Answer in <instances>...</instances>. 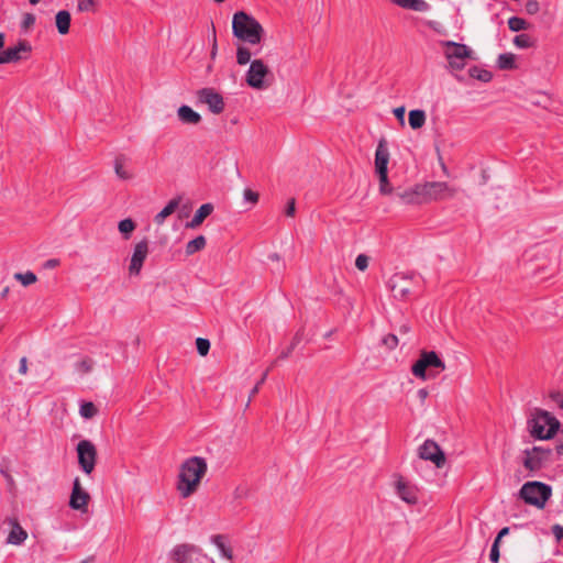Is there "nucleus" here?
Wrapping results in <instances>:
<instances>
[{"label": "nucleus", "mask_w": 563, "mask_h": 563, "mask_svg": "<svg viewBox=\"0 0 563 563\" xmlns=\"http://www.w3.org/2000/svg\"><path fill=\"white\" fill-rule=\"evenodd\" d=\"M208 471L206 459L191 456L180 465L177 490L183 498H188L195 494L198 486Z\"/></svg>", "instance_id": "f257e3e1"}, {"label": "nucleus", "mask_w": 563, "mask_h": 563, "mask_svg": "<svg viewBox=\"0 0 563 563\" xmlns=\"http://www.w3.org/2000/svg\"><path fill=\"white\" fill-rule=\"evenodd\" d=\"M232 33L240 41L255 45L261 43L264 29L254 16L244 11H238L232 19Z\"/></svg>", "instance_id": "f03ea898"}, {"label": "nucleus", "mask_w": 563, "mask_h": 563, "mask_svg": "<svg viewBox=\"0 0 563 563\" xmlns=\"http://www.w3.org/2000/svg\"><path fill=\"white\" fill-rule=\"evenodd\" d=\"M560 428V421L549 411L534 409L532 417L528 420V429L534 439H552Z\"/></svg>", "instance_id": "7ed1b4c3"}, {"label": "nucleus", "mask_w": 563, "mask_h": 563, "mask_svg": "<svg viewBox=\"0 0 563 563\" xmlns=\"http://www.w3.org/2000/svg\"><path fill=\"white\" fill-rule=\"evenodd\" d=\"M444 369V362L434 351H421L419 358L411 366L412 375L423 380L434 378Z\"/></svg>", "instance_id": "20e7f679"}, {"label": "nucleus", "mask_w": 563, "mask_h": 563, "mask_svg": "<svg viewBox=\"0 0 563 563\" xmlns=\"http://www.w3.org/2000/svg\"><path fill=\"white\" fill-rule=\"evenodd\" d=\"M444 56L448 60V68L453 71H460L466 66V59H473L474 52L465 44L443 41Z\"/></svg>", "instance_id": "39448f33"}, {"label": "nucleus", "mask_w": 563, "mask_h": 563, "mask_svg": "<svg viewBox=\"0 0 563 563\" xmlns=\"http://www.w3.org/2000/svg\"><path fill=\"white\" fill-rule=\"evenodd\" d=\"M552 495L550 485L541 482H527L519 490V497L528 505L543 509Z\"/></svg>", "instance_id": "423d86ee"}, {"label": "nucleus", "mask_w": 563, "mask_h": 563, "mask_svg": "<svg viewBox=\"0 0 563 563\" xmlns=\"http://www.w3.org/2000/svg\"><path fill=\"white\" fill-rule=\"evenodd\" d=\"M273 74L268 66L262 59H253L250 68L245 75L246 84L257 90H263L269 87Z\"/></svg>", "instance_id": "0eeeda50"}, {"label": "nucleus", "mask_w": 563, "mask_h": 563, "mask_svg": "<svg viewBox=\"0 0 563 563\" xmlns=\"http://www.w3.org/2000/svg\"><path fill=\"white\" fill-rule=\"evenodd\" d=\"M173 560L176 563H213L201 549L192 544H180L175 547L172 552Z\"/></svg>", "instance_id": "6e6552de"}, {"label": "nucleus", "mask_w": 563, "mask_h": 563, "mask_svg": "<svg viewBox=\"0 0 563 563\" xmlns=\"http://www.w3.org/2000/svg\"><path fill=\"white\" fill-rule=\"evenodd\" d=\"M552 453L551 449H544L542 446H532L523 451L525 459L522 464L528 471L536 473L540 471L547 462L550 460Z\"/></svg>", "instance_id": "1a4fd4ad"}, {"label": "nucleus", "mask_w": 563, "mask_h": 563, "mask_svg": "<svg viewBox=\"0 0 563 563\" xmlns=\"http://www.w3.org/2000/svg\"><path fill=\"white\" fill-rule=\"evenodd\" d=\"M424 194L426 203L432 200H445L453 198L456 189L445 181H427L421 184Z\"/></svg>", "instance_id": "9d476101"}, {"label": "nucleus", "mask_w": 563, "mask_h": 563, "mask_svg": "<svg viewBox=\"0 0 563 563\" xmlns=\"http://www.w3.org/2000/svg\"><path fill=\"white\" fill-rule=\"evenodd\" d=\"M412 276L396 273L388 280V287L396 299H407L413 290Z\"/></svg>", "instance_id": "9b49d317"}, {"label": "nucleus", "mask_w": 563, "mask_h": 563, "mask_svg": "<svg viewBox=\"0 0 563 563\" xmlns=\"http://www.w3.org/2000/svg\"><path fill=\"white\" fill-rule=\"evenodd\" d=\"M78 463L86 474H90L96 465L97 450L89 440H81L77 444Z\"/></svg>", "instance_id": "f8f14e48"}, {"label": "nucleus", "mask_w": 563, "mask_h": 563, "mask_svg": "<svg viewBox=\"0 0 563 563\" xmlns=\"http://www.w3.org/2000/svg\"><path fill=\"white\" fill-rule=\"evenodd\" d=\"M197 100L207 104L210 112L220 114L224 111L225 103L222 95L214 88H201L197 91Z\"/></svg>", "instance_id": "ddd939ff"}, {"label": "nucleus", "mask_w": 563, "mask_h": 563, "mask_svg": "<svg viewBox=\"0 0 563 563\" xmlns=\"http://www.w3.org/2000/svg\"><path fill=\"white\" fill-rule=\"evenodd\" d=\"M418 454L421 460L431 461L437 467L441 468L445 464V454L439 444L428 439L418 449Z\"/></svg>", "instance_id": "4468645a"}, {"label": "nucleus", "mask_w": 563, "mask_h": 563, "mask_svg": "<svg viewBox=\"0 0 563 563\" xmlns=\"http://www.w3.org/2000/svg\"><path fill=\"white\" fill-rule=\"evenodd\" d=\"M89 500H90V495L81 487L79 478L76 477L74 481V484H73V490H71L70 499H69V507L74 510L87 512Z\"/></svg>", "instance_id": "2eb2a0df"}, {"label": "nucleus", "mask_w": 563, "mask_h": 563, "mask_svg": "<svg viewBox=\"0 0 563 563\" xmlns=\"http://www.w3.org/2000/svg\"><path fill=\"white\" fill-rule=\"evenodd\" d=\"M148 254V243L146 240H142L134 246V251L131 257L129 272L131 275H139L143 266L144 261Z\"/></svg>", "instance_id": "dca6fc26"}, {"label": "nucleus", "mask_w": 563, "mask_h": 563, "mask_svg": "<svg viewBox=\"0 0 563 563\" xmlns=\"http://www.w3.org/2000/svg\"><path fill=\"white\" fill-rule=\"evenodd\" d=\"M31 51V44L26 40H20L15 46L8 47L3 53L7 63H18L22 59H26Z\"/></svg>", "instance_id": "f3484780"}, {"label": "nucleus", "mask_w": 563, "mask_h": 563, "mask_svg": "<svg viewBox=\"0 0 563 563\" xmlns=\"http://www.w3.org/2000/svg\"><path fill=\"white\" fill-rule=\"evenodd\" d=\"M396 197L404 205L426 203L424 194L421 189V184H417L411 188L397 192Z\"/></svg>", "instance_id": "a211bd4d"}, {"label": "nucleus", "mask_w": 563, "mask_h": 563, "mask_svg": "<svg viewBox=\"0 0 563 563\" xmlns=\"http://www.w3.org/2000/svg\"><path fill=\"white\" fill-rule=\"evenodd\" d=\"M389 152L386 141L382 139L376 147L375 152V172L377 175H382L385 178V173H388Z\"/></svg>", "instance_id": "6ab92c4d"}, {"label": "nucleus", "mask_w": 563, "mask_h": 563, "mask_svg": "<svg viewBox=\"0 0 563 563\" xmlns=\"http://www.w3.org/2000/svg\"><path fill=\"white\" fill-rule=\"evenodd\" d=\"M396 489L398 496L409 505H415L418 501L417 488L409 485L401 478L396 483Z\"/></svg>", "instance_id": "aec40b11"}, {"label": "nucleus", "mask_w": 563, "mask_h": 563, "mask_svg": "<svg viewBox=\"0 0 563 563\" xmlns=\"http://www.w3.org/2000/svg\"><path fill=\"white\" fill-rule=\"evenodd\" d=\"M213 211V205L212 203H203L200 206V208L196 211L194 218L186 223V228L195 229L199 227L207 217H209Z\"/></svg>", "instance_id": "412c9836"}, {"label": "nucleus", "mask_w": 563, "mask_h": 563, "mask_svg": "<svg viewBox=\"0 0 563 563\" xmlns=\"http://www.w3.org/2000/svg\"><path fill=\"white\" fill-rule=\"evenodd\" d=\"M177 114L179 120L185 124H198L201 121V115L189 106L179 107Z\"/></svg>", "instance_id": "4be33fe9"}, {"label": "nucleus", "mask_w": 563, "mask_h": 563, "mask_svg": "<svg viewBox=\"0 0 563 563\" xmlns=\"http://www.w3.org/2000/svg\"><path fill=\"white\" fill-rule=\"evenodd\" d=\"M180 201H181L180 196L175 197L172 200H169V202L162 209V211L155 216V218H154L155 223L158 225L163 224L165 219L176 211V209L180 205Z\"/></svg>", "instance_id": "5701e85b"}, {"label": "nucleus", "mask_w": 563, "mask_h": 563, "mask_svg": "<svg viewBox=\"0 0 563 563\" xmlns=\"http://www.w3.org/2000/svg\"><path fill=\"white\" fill-rule=\"evenodd\" d=\"M391 3L408 10L426 12L430 9V4L424 0H390Z\"/></svg>", "instance_id": "b1692460"}, {"label": "nucleus", "mask_w": 563, "mask_h": 563, "mask_svg": "<svg viewBox=\"0 0 563 563\" xmlns=\"http://www.w3.org/2000/svg\"><path fill=\"white\" fill-rule=\"evenodd\" d=\"M26 538V531L18 522H14L8 536L7 542L10 544L20 545L25 541Z\"/></svg>", "instance_id": "393cba45"}, {"label": "nucleus", "mask_w": 563, "mask_h": 563, "mask_svg": "<svg viewBox=\"0 0 563 563\" xmlns=\"http://www.w3.org/2000/svg\"><path fill=\"white\" fill-rule=\"evenodd\" d=\"M71 16L66 10L58 11L55 16L56 27L59 34L65 35L69 32Z\"/></svg>", "instance_id": "a878e982"}, {"label": "nucleus", "mask_w": 563, "mask_h": 563, "mask_svg": "<svg viewBox=\"0 0 563 563\" xmlns=\"http://www.w3.org/2000/svg\"><path fill=\"white\" fill-rule=\"evenodd\" d=\"M497 66L501 70H512L517 68L516 56L512 53L500 54L497 58Z\"/></svg>", "instance_id": "bb28decb"}, {"label": "nucleus", "mask_w": 563, "mask_h": 563, "mask_svg": "<svg viewBox=\"0 0 563 563\" xmlns=\"http://www.w3.org/2000/svg\"><path fill=\"white\" fill-rule=\"evenodd\" d=\"M128 158L124 155H119L114 159V172L120 179L129 180L133 177V174L124 168V164Z\"/></svg>", "instance_id": "cd10ccee"}, {"label": "nucleus", "mask_w": 563, "mask_h": 563, "mask_svg": "<svg viewBox=\"0 0 563 563\" xmlns=\"http://www.w3.org/2000/svg\"><path fill=\"white\" fill-rule=\"evenodd\" d=\"M409 125L413 130L422 128L426 123V113L423 110H411L408 115Z\"/></svg>", "instance_id": "c85d7f7f"}, {"label": "nucleus", "mask_w": 563, "mask_h": 563, "mask_svg": "<svg viewBox=\"0 0 563 563\" xmlns=\"http://www.w3.org/2000/svg\"><path fill=\"white\" fill-rule=\"evenodd\" d=\"M212 543L220 550L221 554L228 559L232 560L233 558V551L231 547L227 545L224 540L225 538L222 534H216L211 538Z\"/></svg>", "instance_id": "c756f323"}, {"label": "nucleus", "mask_w": 563, "mask_h": 563, "mask_svg": "<svg viewBox=\"0 0 563 563\" xmlns=\"http://www.w3.org/2000/svg\"><path fill=\"white\" fill-rule=\"evenodd\" d=\"M468 75H470V77L477 79L482 82H489L493 79L492 71H489L487 69H483L478 66H472L468 69Z\"/></svg>", "instance_id": "7c9ffc66"}, {"label": "nucleus", "mask_w": 563, "mask_h": 563, "mask_svg": "<svg viewBox=\"0 0 563 563\" xmlns=\"http://www.w3.org/2000/svg\"><path fill=\"white\" fill-rule=\"evenodd\" d=\"M206 244H207L206 238L203 235H198L197 238H195L194 240L189 241L186 244V254L188 256L192 255V254L203 250Z\"/></svg>", "instance_id": "2f4dec72"}, {"label": "nucleus", "mask_w": 563, "mask_h": 563, "mask_svg": "<svg viewBox=\"0 0 563 563\" xmlns=\"http://www.w3.org/2000/svg\"><path fill=\"white\" fill-rule=\"evenodd\" d=\"M508 27L512 32L526 31L530 27V23H528L525 19L519 16H511L508 20Z\"/></svg>", "instance_id": "473e14b6"}, {"label": "nucleus", "mask_w": 563, "mask_h": 563, "mask_svg": "<svg viewBox=\"0 0 563 563\" xmlns=\"http://www.w3.org/2000/svg\"><path fill=\"white\" fill-rule=\"evenodd\" d=\"M514 44L519 48H530L534 46V40L529 34L522 33L515 36Z\"/></svg>", "instance_id": "72a5a7b5"}, {"label": "nucleus", "mask_w": 563, "mask_h": 563, "mask_svg": "<svg viewBox=\"0 0 563 563\" xmlns=\"http://www.w3.org/2000/svg\"><path fill=\"white\" fill-rule=\"evenodd\" d=\"M118 229L122 233L123 238L128 240L135 229V223L131 219H124L119 222Z\"/></svg>", "instance_id": "f704fd0d"}, {"label": "nucleus", "mask_w": 563, "mask_h": 563, "mask_svg": "<svg viewBox=\"0 0 563 563\" xmlns=\"http://www.w3.org/2000/svg\"><path fill=\"white\" fill-rule=\"evenodd\" d=\"M252 53L251 51L245 46H239L236 49V63L239 65H246L251 64Z\"/></svg>", "instance_id": "c9c22d12"}, {"label": "nucleus", "mask_w": 563, "mask_h": 563, "mask_svg": "<svg viewBox=\"0 0 563 563\" xmlns=\"http://www.w3.org/2000/svg\"><path fill=\"white\" fill-rule=\"evenodd\" d=\"M14 278L23 286H30L37 280L36 275L31 271H27L26 273H15Z\"/></svg>", "instance_id": "e433bc0d"}, {"label": "nucleus", "mask_w": 563, "mask_h": 563, "mask_svg": "<svg viewBox=\"0 0 563 563\" xmlns=\"http://www.w3.org/2000/svg\"><path fill=\"white\" fill-rule=\"evenodd\" d=\"M80 415L86 418V419H90L92 417H95L98 412L96 406L92 404V402H84L81 406H80V410H79Z\"/></svg>", "instance_id": "4c0bfd02"}, {"label": "nucleus", "mask_w": 563, "mask_h": 563, "mask_svg": "<svg viewBox=\"0 0 563 563\" xmlns=\"http://www.w3.org/2000/svg\"><path fill=\"white\" fill-rule=\"evenodd\" d=\"M93 361L90 357H85L76 363V369L82 374H87L92 369Z\"/></svg>", "instance_id": "58836bf2"}, {"label": "nucleus", "mask_w": 563, "mask_h": 563, "mask_svg": "<svg viewBox=\"0 0 563 563\" xmlns=\"http://www.w3.org/2000/svg\"><path fill=\"white\" fill-rule=\"evenodd\" d=\"M197 351L201 356H206L210 350V342L208 339L198 338L196 340Z\"/></svg>", "instance_id": "ea45409f"}, {"label": "nucleus", "mask_w": 563, "mask_h": 563, "mask_svg": "<svg viewBox=\"0 0 563 563\" xmlns=\"http://www.w3.org/2000/svg\"><path fill=\"white\" fill-rule=\"evenodd\" d=\"M95 0H77V10L79 12H92L95 11Z\"/></svg>", "instance_id": "a19ab883"}, {"label": "nucleus", "mask_w": 563, "mask_h": 563, "mask_svg": "<svg viewBox=\"0 0 563 563\" xmlns=\"http://www.w3.org/2000/svg\"><path fill=\"white\" fill-rule=\"evenodd\" d=\"M379 179V191L383 195H389L393 191V187L388 180V173H385V178L382 175H377Z\"/></svg>", "instance_id": "79ce46f5"}, {"label": "nucleus", "mask_w": 563, "mask_h": 563, "mask_svg": "<svg viewBox=\"0 0 563 563\" xmlns=\"http://www.w3.org/2000/svg\"><path fill=\"white\" fill-rule=\"evenodd\" d=\"M397 335L389 333L383 338V344L386 345L389 350H394L398 345Z\"/></svg>", "instance_id": "37998d69"}, {"label": "nucleus", "mask_w": 563, "mask_h": 563, "mask_svg": "<svg viewBox=\"0 0 563 563\" xmlns=\"http://www.w3.org/2000/svg\"><path fill=\"white\" fill-rule=\"evenodd\" d=\"M369 257L365 254L357 255L355 266L357 269L364 272L368 267Z\"/></svg>", "instance_id": "c03bdc74"}, {"label": "nucleus", "mask_w": 563, "mask_h": 563, "mask_svg": "<svg viewBox=\"0 0 563 563\" xmlns=\"http://www.w3.org/2000/svg\"><path fill=\"white\" fill-rule=\"evenodd\" d=\"M526 12L530 15H534L540 10V4L537 0H528L525 5Z\"/></svg>", "instance_id": "a18cd8bd"}, {"label": "nucleus", "mask_w": 563, "mask_h": 563, "mask_svg": "<svg viewBox=\"0 0 563 563\" xmlns=\"http://www.w3.org/2000/svg\"><path fill=\"white\" fill-rule=\"evenodd\" d=\"M244 200L255 205L258 201V194L250 188H246L243 192Z\"/></svg>", "instance_id": "49530a36"}, {"label": "nucleus", "mask_w": 563, "mask_h": 563, "mask_svg": "<svg viewBox=\"0 0 563 563\" xmlns=\"http://www.w3.org/2000/svg\"><path fill=\"white\" fill-rule=\"evenodd\" d=\"M35 23V16L32 13H25L22 20V27L27 30Z\"/></svg>", "instance_id": "de8ad7c7"}, {"label": "nucleus", "mask_w": 563, "mask_h": 563, "mask_svg": "<svg viewBox=\"0 0 563 563\" xmlns=\"http://www.w3.org/2000/svg\"><path fill=\"white\" fill-rule=\"evenodd\" d=\"M499 543L497 542H494L493 545H492V549H490V553H489V560L493 562V563H497L498 560H499Z\"/></svg>", "instance_id": "09e8293b"}, {"label": "nucleus", "mask_w": 563, "mask_h": 563, "mask_svg": "<svg viewBox=\"0 0 563 563\" xmlns=\"http://www.w3.org/2000/svg\"><path fill=\"white\" fill-rule=\"evenodd\" d=\"M550 398L559 406L560 409L563 410V393L561 391H551Z\"/></svg>", "instance_id": "8fccbe9b"}, {"label": "nucleus", "mask_w": 563, "mask_h": 563, "mask_svg": "<svg viewBox=\"0 0 563 563\" xmlns=\"http://www.w3.org/2000/svg\"><path fill=\"white\" fill-rule=\"evenodd\" d=\"M296 212V201L294 198H291L286 206L285 213L287 217H294Z\"/></svg>", "instance_id": "3c124183"}, {"label": "nucleus", "mask_w": 563, "mask_h": 563, "mask_svg": "<svg viewBox=\"0 0 563 563\" xmlns=\"http://www.w3.org/2000/svg\"><path fill=\"white\" fill-rule=\"evenodd\" d=\"M217 51H218L217 34H216V29H214V26H212V47H211V52H210V57H211V59H214V58H216V56H217Z\"/></svg>", "instance_id": "603ef678"}, {"label": "nucleus", "mask_w": 563, "mask_h": 563, "mask_svg": "<svg viewBox=\"0 0 563 563\" xmlns=\"http://www.w3.org/2000/svg\"><path fill=\"white\" fill-rule=\"evenodd\" d=\"M552 533L554 534L556 541H561L563 539V526L554 525L552 527Z\"/></svg>", "instance_id": "864d4df0"}, {"label": "nucleus", "mask_w": 563, "mask_h": 563, "mask_svg": "<svg viewBox=\"0 0 563 563\" xmlns=\"http://www.w3.org/2000/svg\"><path fill=\"white\" fill-rule=\"evenodd\" d=\"M395 117L400 121V124H405V108L399 107L394 110Z\"/></svg>", "instance_id": "5fc2aeb1"}, {"label": "nucleus", "mask_w": 563, "mask_h": 563, "mask_svg": "<svg viewBox=\"0 0 563 563\" xmlns=\"http://www.w3.org/2000/svg\"><path fill=\"white\" fill-rule=\"evenodd\" d=\"M294 350H295V343H290V345L285 351H283L279 354L277 360H286V358H288Z\"/></svg>", "instance_id": "6e6d98bb"}, {"label": "nucleus", "mask_w": 563, "mask_h": 563, "mask_svg": "<svg viewBox=\"0 0 563 563\" xmlns=\"http://www.w3.org/2000/svg\"><path fill=\"white\" fill-rule=\"evenodd\" d=\"M59 265V260L57 258H49L47 260L45 263H44V268L46 269H52V268H55Z\"/></svg>", "instance_id": "4d7b16f0"}, {"label": "nucleus", "mask_w": 563, "mask_h": 563, "mask_svg": "<svg viewBox=\"0 0 563 563\" xmlns=\"http://www.w3.org/2000/svg\"><path fill=\"white\" fill-rule=\"evenodd\" d=\"M19 373L25 375L27 373V360L22 357L19 363Z\"/></svg>", "instance_id": "13d9d810"}, {"label": "nucleus", "mask_w": 563, "mask_h": 563, "mask_svg": "<svg viewBox=\"0 0 563 563\" xmlns=\"http://www.w3.org/2000/svg\"><path fill=\"white\" fill-rule=\"evenodd\" d=\"M509 533V527H504L495 538L494 542H497L500 544L501 539Z\"/></svg>", "instance_id": "bf43d9fd"}, {"label": "nucleus", "mask_w": 563, "mask_h": 563, "mask_svg": "<svg viewBox=\"0 0 563 563\" xmlns=\"http://www.w3.org/2000/svg\"><path fill=\"white\" fill-rule=\"evenodd\" d=\"M417 395H418L419 399L421 400V402H423V401L427 399V397H428L429 393H428V390H427V389L421 388V389H419V390L417 391Z\"/></svg>", "instance_id": "052dcab7"}, {"label": "nucleus", "mask_w": 563, "mask_h": 563, "mask_svg": "<svg viewBox=\"0 0 563 563\" xmlns=\"http://www.w3.org/2000/svg\"><path fill=\"white\" fill-rule=\"evenodd\" d=\"M260 387L261 386L257 385V384L253 387V389L251 390V394H250V398H249L247 405L250 404L251 399L258 393Z\"/></svg>", "instance_id": "680f3d73"}, {"label": "nucleus", "mask_w": 563, "mask_h": 563, "mask_svg": "<svg viewBox=\"0 0 563 563\" xmlns=\"http://www.w3.org/2000/svg\"><path fill=\"white\" fill-rule=\"evenodd\" d=\"M300 341H301V334H300V332H297V333L295 334V336L292 338L291 343H295V347H296V346H297V344H298Z\"/></svg>", "instance_id": "e2e57ef3"}, {"label": "nucleus", "mask_w": 563, "mask_h": 563, "mask_svg": "<svg viewBox=\"0 0 563 563\" xmlns=\"http://www.w3.org/2000/svg\"><path fill=\"white\" fill-rule=\"evenodd\" d=\"M268 371H269V368L263 373L262 377H261V378H260V380L257 382V385H260V386H261L262 384H264V382H265V379H266V377H267Z\"/></svg>", "instance_id": "0e129e2a"}, {"label": "nucleus", "mask_w": 563, "mask_h": 563, "mask_svg": "<svg viewBox=\"0 0 563 563\" xmlns=\"http://www.w3.org/2000/svg\"><path fill=\"white\" fill-rule=\"evenodd\" d=\"M9 291H10L9 287H4L0 294L1 298H7Z\"/></svg>", "instance_id": "69168bd1"}, {"label": "nucleus", "mask_w": 563, "mask_h": 563, "mask_svg": "<svg viewBox=\"0 0 563 563\" xmlns=\"http://www.w3.org/2000/svg\"><path fill=\"white\" fill-rule=\"evenodd\" d=\"M399 331L401 333H407V332H409V327L407 324H404V325L400 327Z\"/></svg>", "instance_id": "338daca9"}, {"label": "nucleus", "mask_w": 563, "mask_h": 563, "mask_svg": "<svg viewBox=\"0 0 563 563\" xmlns=\"http://www.w3.org/2000/svg\"><path fill=\"white\" fill-rule=\"evenodd\" d=\"M556 452L559 455H562L563 456V444H560L556 446Z\"/></svg>", "instance_id": "774afa93"}]
</instances>
